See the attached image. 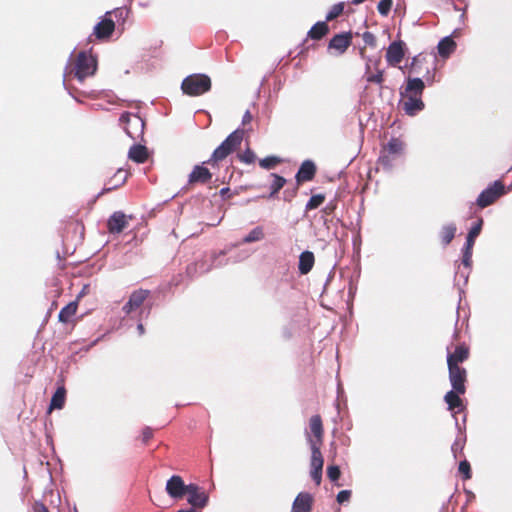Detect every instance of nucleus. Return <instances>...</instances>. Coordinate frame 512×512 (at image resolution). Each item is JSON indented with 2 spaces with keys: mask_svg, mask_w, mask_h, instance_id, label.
I'll use <instances>...</instances> for the list:
<instances>
[{
  "mask_svg": "<svg viewBox=\"0 0 512 512\" xmlns=\"http://www.w3.org/2000/svg\"><path fill=\"white\" fill-rule=\"evenodd\" d=\"M150 312V307H144L143 309H141L140 313L141 314H145V316L147 317L148 314Z\"/></svg>",
  "mask_w": 512,
  "mask_h": 512,
  "instance_id": "nucleus-56",
  "label": "nucleus"
},
{
  "mask_svg": "<svg viewBox=\"0 0 512 512\" xmlns=\"http://www.w3.org/2000/svg\"><path fill=\"white\" fill-rule=\"evenodd\" d=\"M126 226V215L123 212H114L107 221L109 233L118 234L123 231Z\"/></svg>",
  "mask_w": 512,
  "mask_h": 512,
  "instance_id": "nucleus-18",
  "label": "nucleus"
},
{
  "mask_svg": "<svg viewBox=\"0 0 512 512\" xmlns=\"http://www.w3.org/2000/svg\"><path fill=\"white\" fill-rule=\"evenodd\" d=\"M344 9V3L339 2L332 6V8L328 11L326 14V21H332L333 19L337 18Z\"/></svg>",
  "mask_w": 512,
  "mask_h": 512,
  "instance_id": "nucleus-39",
  "label": "nucleus"
},
{
  "mask_svg": "<svg viewBox=\"0 0 512 512\" xmlns=\"http://www.w3.org/2000/svg\"><path fill=\"white\" fill-rule=\"evenodd\" d=\"M283 334H284V337H285V338H290V337H291V333L289 332V330H288V329H284V330H283Z\"/></svg>",
  "mask_w": 512,
  "mask_h": 512,
  "instance_id": "nucleus-58",
  "label": "nucleus"
},
{
  "mask_svg": "<svg viewBox=\"0 0 512 512\" xmlns=\"http://www.w3.org/2000/svg\"><path fill=\"white\" fill-rule=\"evenodd\" d=\"M463 449V445L459 442V440H456L453 444H452V447H451V450L452 452L454 453V455L456 456V452L458 450H462Z\"/></svg>",
  "mask_w": 512,
  "mask_h": 512,
  "instance_id": "nucleus-52",
  "label": "nucleus"
},
{
  "mask_svg": "<svg viewBox=\"0 0 512 512\" xmlns=\"http://www.w3.org/2000/svg\"><path fill=\"white\" fill-rule=\"evenodd\" d=\"M483 220L479 219L477 223H475L471 229L469 230L466 242L462 249V264L465 268H471L472 264V250L475 243L476 237L480 234L482 228Z\"/></svg>",
  "mask_w": 512,
  "mask_h": 512,
  "instance_id": "nucleus-6",
  "label": "nucleus"
},
{
  "mask_svg": "<svg viewBox=\"0 0 512 512\" xmlns=\"http://www.w3.org/2000/svg\"><path fill=\"white\" fill-rule=\"evenodd\" d=\"M153 437V429L150 427H144L141 432V442L143 445H146L149 440Z\"/></svg>",
  "mask_w": 512,
  "mask_h": 512,
  "instance_id": "nucleus-44",
  "label": "nucleus"
},
{
  "mask_svg": "<svg viewBox=\"0 0 512 512\" xmlns=\"http://www.w3.org/2000/svg\"><path fill=\"white\" fill-rule=\"evenodd\" d=\"M229 192V188L228 187H224L220 190V194L221 196H224L226 193Z\"/></svg>",
  "mask_w": 512,
  "mask_h": 512,
  "instance_id": "nucleus-57",
  "label": "nucleus"
},
{
  "mask_svg": "<svg viewBox=\"0 0 512 512\" xmlns=\"http://www.w3.org/2000/svg\"><path fill=\"white\" fill-rule=\"evenodd\" d=\"M137 331H138V334L141 336L144 334V327H143V324L142 323H139L137 325Z\"/></svg>",
  "mask_w": 512,
  "mask_h": 512,
  "instance_id": "nucleus-55",
  "label": "nucleus"
},
{
  "mask_svg": "<svg viewBox=\"0 0 512 512\" xmlns=\"http://www.w3.org/2000/svg\"><path fill=\"white\" fill-rule=\"evenodd\" d=\"M224 255H225L224 251L219 252V254L214 253L211 256L212 262L210 265H205L204 262H199V263L189 265L187 267V273L189 275H192V274L196 273L197 271H199L200 273H206V272L210 271L213 267H221L227 263L226 260L225 261L219 260V258L223 257Z\"/></svg>",
  "mask_w": 512,
  "mask_h": 512,
  "instance_id": "nucleus-9",
  "label": "nucleus"
},
{
  "mask_svg": "<svg viewBox=\"0 0 512 512\" xmlns=\"http://www.w3.org/2000/svg\"><path fill=\"white\" fill-rule=\"evenodd\" d=\"M404 57L403 43L401 41L392 42L386 52V60L390 65L399 64Z\"/></svg>",
  "mask_w": 512,
  "mask_h": 512,
  "instance_id": "nucleus-14",
  "label": "nucleus"
},
{
  "mask_svg": "<svg viewBox=\"0 0 512 512\" xmlns=\"http://www.w3.org/2000/svg\"><path fill=\"white\" fill-rule=\"evenodd\" d=\"M456 231L457 228L454 223L446 224L441 228L440 238L444 246H447L448 244L451 243V241L455 237Z\"/></svg>",
  "mask_w": 512,
  "mask_h": 512,
  "instance_id": "nucleus-32",
  "label": "nucleus"
},
{
  "mask_svg": "<svg viewBox=\"0 0 512 512\" xmlns=\"http://www.w3.org/2000/svg\"><path fill=\"white\" fill-rule=\"evenodd\" d=\"M365 0H352L351 2L354 4V5H359L361 3H363Z\"/></svg>",
  "mask_w": 512,
  "mask_h": 512,
  "instance_id": "nucleus-60",
  "label": "nucleus"
},
{
  "mask_svg": "<svg viewBox=\"0 0 512 512\" xmlns=\"http://www.w3.org/2000/svg\"><path fill=\"white\" fill-rule=\"evenodd\" d=\"M238 157L239 160L245 164H252L256 160V155L250 148L244 150L241 154L238 155Z\"/></svg>",
  "mask_w": 512,
  "mask_h": 512,
  "instance_id": "nucleus-40",
  "label": "nucleus"
},
{
  "mask_svg": "<svg viewBox=\"0 0 512 512\" xmlns=\"http://www.w3.org/2000/svg\"><path fill=\"white\" fill-rule=\"evenodd\" d=\"M273 181L270 184L269 198H273L285 185L286 179L278 174L272 173Z\"/></svg>",
  "mask_w": 512,
  "mask_h": 512,
  "instance_id": "nucleus-34",
  "label": "nucleus"
},
{
  "mask_svg": "<svg viewBox=\"0 0 512 512\" xmlns=\"http://www.w3.org/2000/svg\"><path fill=\"white\" fill-rule=\"evenodd\" d=\"M78 309L77 300L68 303L65 307H63L58 315V320L61 323H69L72 317L76 314Z\"/></svg>",
  "mask_w": 512,
  "mask_h": 512,
  "instance_id": "nucleus-27",
  "label": "nucleus"
},
{
  "mask_svg": "<svg viewBox=\"0 0 512 512\" xmlns=\"http://www.w3.org/2000/svg\"><path fill=\"white\" fill-rule=\"evenodd\" d=\"M367 82L381 84L383 82V71L378 70L376 74L369 75Z\"/></svg>",
  "mask_w": 512,
  "mask_h": 512,
  "instance_id": "nucleus-47",
  "label": "nucleus"
},
{
  "mask_svg": "<svg viewBox=\"0 0 512 512\" xmlns=\"http://www.w3.org/2000/svg\"><path fill=\"white\" fill-rule=\"evenodd\" d=\"M244 137V130L242 129H236L232 133H230L226 139L223 141L225 146L229 149V151L232 153L234 152L241 144Z\"/></svg>",
  "mask_w": 512,
  "mask_h": 512,
  "instance_id": "nucleus-25",
  "label": "nucleus"
},
{
  "mask_svg": "<svg viewBox=\"0 0 512 512\" xmlns=\"http://www.w3.org/2000/svg\"><path fill=\"white\" fill-rule=\"evenodd\" d=\"M511 185H512V183H511ZM511 187H512V186H510V187L508 188V190H510V188H511Z\"/></svg>",
  "mask_w": 512,
  "mask_h": 512,
  "instance_id": "nucleus-63",
  "label": "nucleus"
},
{
  "mask_svg": "<svg viewBox=\"0 0 512 512\" xmlns=\"http://www.w3.org/2000/svg\"><path fill=\"white\" fill-rule=\"evenodd\" d=\"M208 500L209 496L204 490L187 496V502L192 508H204L208 504Z\"/></svg>",
  "mask_w": 512,
  "mask_h": 512,
  "instance_id": "nucleus-28",
  "label": "nucleus"
},
{
  "mask_svg": "<svg viewBox=\"0 0 512 512\" xmlns=\"http://www.w3.org/2000/svg\"><path fill=\"white\" fill-rule=\"evenodd\" d=\"M130 127H133L135 129V132H130V138L135 141H142L145 128L144 119L138 114L130 113Z\"/></svg>",
  "mask_w": 512,
  "mask_h": 512,
  "instance_id": "nucleus-20",
  "label": "nucleus"
},
{
  "mask_svg": "<svg viewBox=\"0 0 512 512\" xmlns=\"http://www.w3.org/2000/svg\"><path fill=\"white\" fill-rule=\"evenodd\" d=\"M212 178V174L209 171L208 168L202 166V165H196L191 173L189 174L188 182L190 184L194 183H202L206 184L208 183Z\"/></svg>",
  "mask_w": 512,
  "mask_h": 512,
  "instance_id": "nucleus-19",
  "label": "nucleus"
},
{
  "mask_svg": "<svg viewBox=\"0 0 512 512\" xmlns=\"http://www.w3.org/2000/svg\"><path fill=\"white\" fill-rule=\"evenodd\" d=\"M119 122L122 125L124 132L128 133V111H125L121 114Z\"/></svg>",
  "mask_w": 512,
  "mask_h": 512,
  "instance_id": "nucleus-50",
  "label": "nucleus"
},
{
  "mask_svg": "<svg viewBox=\"0 0 512 512\" xmlns=\"http://www.w3.org/2000/svg\"><path fill=\"white\" fill-rule=\"evenodd\" d=\"M391 7H392V0H381L378 5H377V9H378V12L382 15V16H387L388 13L390 12L391 10Z\"/></svg>",
  "mask_w": 512,
  "mask_h": 512,
  "instance_id": "nucleus-41",
  "label": "nucleus"
},
{
  "mask_svg": "<svg viewBox=\"0 0 512 512\" xmlns=\"http://www.w3.org/2000/svg\"><path fill=\"white\" fill-rule=\"evenodd\" d=\"M325 200L324 194L313 195L306 203V210H313L318 208Z\"/></svg>",
  "mask_w": 512,
  "mask_h": 512,
  "instance_id": "nucleus-38",
  "label": "nucleus"
},
{
  "mask_svg": "<svg viewBox=\"0 0 512 512\" xmlns=\"http://www.w3.org/2000/svg\"><path fill=\"white\" fill-rule=\"evenodd\" d=\"M364 43L368 46L374 47L376 45V38L371 32H364L362 35Z\"/></svg>",
  "mask_w": 512,
  "mask_h": 512,
  "instance_id": "nucleus-46",
  "label": "nucleus"
},
{
  "mask_svg": "<svg viewBox=\"0 0 512 512\" xmlns=\"http://www.w3.org/2000/svg\"><path fill=\"white\" fill-rule=\"evenodd\" d=\"M421 97L422 96L405 95L404 98H401L400 105L406 115L415 116L424 110L425 104Z\"/></svg>",
  "mask_w": 512,
  "mask_h": 512,
  "instance_id": "nucleus-8",
  "label": "nucleus"
},
{
  "mask_svg": "<svg viewBox=\"0 0 512 512\" xmlns=\"http://www.w3.org/2000/svg\"><path fill=\"white\" fill-rule=\"evenodd\" d=\"M341 474L340 468L337 465H330L327 467V476L330 481L335 482L339 479Z\"/></svg>",
  "mask_w": 512,
  "mask_h": 512,
  "instance_id": "nucleus-42",
  "label": "nucleus"
},
{
  "mask_svg": "<svg viewBox=\"0 0 512 512\" xmlns=\"http://www.w3.org/2000/svg\"><path fill=\"white\" fill-rule=\"evenodd\" d=\"M231 152L229 149L225 146V144L222 142L212 153L211 158L208 162L214 161H222L224 160L228 155H230Z\"/></svg>",
  "mask_w": 512,
  "mask_h": 512,
  "instance_id": "nucleus-36",
  "label": "nucleus"
},
{
  "mask_svg": "<svg viewBox=\"0 0 512 512\" xmlns=\"http://www.w3.org/2000/svg\"><path fill=\"white\" fill-rule=\"evenodd\" d=\"M468 274H469V273H466L465 275H464V274H461V276H463V277H464L465 282H467Z\"/></svg>",
  "mask_w": 512,
  "mask_h": 512,
  "instance_id": "nucleus-61",
  "label": "nucleus"
},
{
  "mask_svg": "<svg viewBox=\"0 0 512 512\" xmlns=\"http://www.w3.org/2000/svg\"><path fill=\"white\" fill-rule=\"evenodd\" d=\"M449 372V381L452 386V390H455L457 393L464 394L466 391L465 382L467 372L464 368L460 366H448Z\"/></svg>",
  "mask_w": 512,
  "mask_h": 512,
  "instance_id": "nucleus-7",
  "label": "nucleus"
},
{
  "mask_svg": "<svg viewBox=\"0 0 512 512\" xmlns=\"http://www.w3.org/2000/svg\"><path fill=\"white\" fill-rule=\"evenodd\" d=\"M150 156L147 147L141 143L130 146V160L136 163H144Z\"/></svg>",
  "mask_w": 512,
  "mask_h": 512,
  "instance_id": "nucleus-22",
  "label": "nucleus"
},
{
  "mask_svg": "<svg viewBox=\"0 0 512 512\" xmlns=\"http://www.w3.org/2000/svg\"><path fill=\"white\" fill-rule=\"evenodd\" d=\"M312 504V495L308 492H301L296 496L292 504V512H310Z\"/></svg>",
  "mask_w": 512,
  "mask_h": 512,
  "instance_id": "nucleus-16",
  "label": "nucleus"
},
{
  "mask_svg": "<svg viewBox=\"0 0 512 512\" xmlns=\"http://www.w3.org/2000/svg\"><path fill=\"white\" fill-rule=\"evenodd\" d=\"M184 490H185V495L189 496V495L195 494L203 489L201 487H199L197 484L190 483V484L186 485V488Z\"/></svg>",
  "mask_w": 512,
  "mask_h": 512,
  "instance_id": "nucleus-49",
  "label": "nucleus"
},
{
  "mask_svg": "<svg viewBox=\"0 0 512 512\" xmlns=\"http://www.w3.org/2000/svg\"><path fill=\"white\" fill-rule=\"evenodd\" d=\"M310 426V435L313 434L315 438V442H318L319 445L322 444V438H323V425H322V419L319 415H313L310 418L309 422Z\"/></svg>",
  "mask_w": 512,
  "mask_h": 512,
  "instance_id": "nucleus-24",
  "label": "nucleus"
},
{
  "mask_svg": "<svg viewBox=\"0 0 512 512\" xmlns=\"http://www.w3.org/2000/svg\"><path fill=\"white\" fill-rule=\"evenodd\" d=\"M177 512H195L194 508H189V509H181V510H178Z\"/></svg>",
  "mask_w": 512,
  "mask_h": 512,
  "instance_id": "nucleus-59",
  "label": "nucleus"
},
{
  "mask_svg": "<svg viewBox=\"0 0 512 512\" xmlns=\"http://www.w3.org/2000/svg\"><path fill=\"white\" fill-rule=\"evenodd\" d=\"M281 162V159L277 156H267L259 161V165L263 169H272Z\"/></svg>",
  "mask_w": 512,
  "mask_h": 512,
  "instance_id": "nucleus-37",
  "label": "nucleus"
},
{
  "mask_svg": "<svg viewBox=\"0 0 512 512\" xmlns=\"http://www.w3.org/2000/svg\"><path fill=\"white\" fill-rule=\"evenodd\" d=\"M352 39L351 32H344L340 34H336L329 42L328 48L335 49L339 53H344L346 49L350 46Z\"/></svg>",
  "mask_w": 512,
  "mask_h": 512,
  "instance_id": "nucleus-15",
  "label": "nucleus"
},
{
  "mask_svg": "<svg viewBox=\"0 0 512 512\" xmlns=\"http://www.w3.org/2000/svg\"><path fill=\"white\" fill-rule=\"evenodd\" d=\"M66 400V389L64 386H60L57 388L55 393L53 394L50 402V410L53 409H62Z\"/></svg>",
  "mask_w": 512,
  "mask_h": 512,
  "instance_id": "nucleus-29",
  "label": "nucleus"
},
{
  "mask_svg": "<svg viewBox=\"0 0 512 512\" xmlns=\"http://www.w3.org/2000/svg\"><path fill=\"white\" fill-rule=\"evenodd\" d=\"M149 294L150 291L145 289H137L130 294V314L144 303Z\"/></svg>",
  "mask_w": 512,
  "mask_h": 512,
  "instance_id": "nucleus-26",
  "label": "nucleus"
},
{
  "mask_svg": "<svg viewBox=\"0 0 512 512\" xmlns=\"http://www.w3.org/2000/svg\"><path fill=\"white\" fill-rule=\"evenodd\" d=\"M425 89V83L421 78H407V84L404 89L400 90L401 98L405 95L422 96Z\"/></svg>",
  "mask_w": 512,
  "mask_h": 512,
  "instance_id": "nucleus-11",
  "label": "nucleus"
},
{
  "mask_svg": "<svg viewBox=\"0 0 512 512\" xmlns=\"http://www.w3.org/2000/svg\"><path fill=\"white\" fill-rule=\"evenodd\" d=\"M87 288H88V286L83 287L82 291L78 294V296L76 298L77 302L79 301L80 298H82L85 295Z\"/></svg>",
  "mask_w": 512,
  "mask_h": 512,
  "instance_id": "nucleus-54",
  "label": "nucleus"
},
{
  "mask_svg": "<svg viewBox=\"0 0 512 512\" xmlns=\"http://www.w3.org/2000/svg\"><path fill=\"white\" fill-rule=\"evenodd\" d=\"M264 237H265V234H264L263 228L261 226H256L248 233V235H246L243 238L242 242L243 243L257 242V241H261L262 239H264Z\"/></svg>",
  "mask_w": 512,
  "mask_h": 512,
  "instance_id": "nucleus-35",
  "label": "nucleus"
},
{
  "mask_svg": "<svg viewBox=\"0 0 512 512\" xmlns=\"http://www.w3.org/2000/svg\"><path fill=\"white\" fill-rule=\"evenodd\" d=\"M460 394L461 393H457L455 390H450L445 394L444 400L447 403L448 409L450 411H454L456 408L458 411L462 410L463 405L462 400L459 397Z\"/></svg>",
  "mask_w": 512,
  "mask_h": 512,
  "instance_id": "nucleus-31",
  "label": "nucleus"
},
{
  "mask_svg": "<svg viewBox=\"0 0 512 512\" xmlns=\"http://www.w3.org/2000/svg\"><path fill=\"white\" fill-rule=\"evenodd\" d=\"M314 262H315V257H314L313 252L308 251V250L303 251L299 256V262H298L299 273L301 275L308 274L312 270V268L314 266Z\"/></svg>",
  "mask_w": 512,
  "mask_h": 512,
  "instance_id": "nucleus-21",
  "label": "nucleus"
},
{
  "mask_svg": "<svg viewBox=\"0 0 512 512\" xmlns=\"http://www.w3.org/2000/svg\"><path fill=\"white\" fill-rule=\"evenodd\" d=\"M455 425H456L457 429H459V430L461 429L460 426H459L457 418H455Z\"/></svg>",
  "mask_w": 512,
  "mask_h": 512,
  "instance_id": "nucleus-62",
  "label": "nucleus"
},
{
  "mask_svg": "<svg viewBox=\"0 0 512 512\" xmlns=\"http://www.w3.org/2000/svg\"><path fill=\"white\" fill-rule=\"evenodd\" d=\"M459 472L463 474L464 479L471 478V467L470 463L467 460H463L459 463Z\"/></svg>",
  "mask_w": 512,
  "mask_h": 512,
  "instance_id": "nucleus-43",
  "label": "nucleus"
},
{
  "mask_svg": "<svg viewBox=\"0 0 512 512\" xmlns=\"http://www.w3.org/2000/svg\"><path fill=\"white\" fill-rule=\"evenodd\" d=\"M350 496H351L350 490H341L337 494V502L340 504H343L344 502H346L350 499Z\"/></svg>",
  "mask_w": 512,
  "mask_h": 512,
  "instance_id": "nucleus-48",
  "label": "nucleus"
},
{
  "mask_svg": "<svg viewBox=\"0 0 512 512\" xmlns=\"http://www.w3.org/2000/svg\"><path fill=\"white\" fill-rule=\"evenodd\" d=\"M123 14H125V17L128 16L127 8H118L112 12H107L105 17L95 25L93 33L89 37V41L91 42L92 36L101 41L109 39L115 30V23L110 16L114 15L118 17V15L122 16Z\"/></svg>",
  "mask_w": 512,
  "mask_h": 512,
  "instance_id": "nucleus-4",
  "label": "nucleus"
},
{
  "mask_svg": "<svg viewBox=\"0 0 512 512\" xmlns=\"http://www.w3.org/2000/svg\"><path fill=\"white\" fill-rule=\"evenodd\" d=\"M251 120H252V115H251L250 111L247 110L242 117V124L245 125V124L249 123Z\"/></svg>",
  "mask_w": 512,
  "mask_h": 512,
  "instance_id": "nucleus-53",
  "label": "nucleus"
},
{
  "mask_svg": "<svg viewBox=\"0 0 512 512\" xmlns=\"http://www.w3.org/2000/svg\"><path fill=\"white\" fill-rule=\"evenodd\" d=\"M316 174V165L312 160H305L300 165L295 179L298 183L311 181Z\"/></svg>",
  "mask_w": 512,
  "mask_h": 512,
  "instance_id": "nucleus-13",
  "label": "nucleus"
},
{
  "mask_svg": "<svg viewBox=\"0 0 512 512\" xmlns=\"http://www.w3.org/2000/svg\"><path fill=\"white\" fill-rule=\"evenodd\" d=\"M128 179V171L118 170V172L114 175V177L108 182L105 191H110L112 189L117 188L120 185H123Z\"/></svg>",
  "mask_w": 512,
  "mask_h": 512,
  "instance_id": "nucleus-33",
  "label": "nucleus"
},
{
  "mask_svg": "<svg viewBox=\"0 0 512 512\" xmlns=\"http://www.w3.org/2000/svg\"><path fill=\"white\" fill-rule=\"evenodd\" d=\"M437 49L440 57L446 59L455 51L456 43L451 36H446L439 41Z\"/></svg>",
  "mask_w": 512,
  "mask_h": 512,
  "instance_id": "nucleus-23",
  "label": "nucleus"
},
{
  "mask_svg": "<svg viewBox=\"0 0 512 512\" xmlns=\"http://www.w3.org/2000/svg\"><path fill=\"white\" fill-rule=\"evenodd\" d=\"M211 79L206 74H191L185 77L181 84L184 94L200 96L211 90Z\"/></svg>",
  "mask_w": 512,
  "mask_h": 512,
  "instance_id": "nucleus-3",
  "label": "nucleus"
},
{
  "mask_svg": "<svg viewBox=\"0 0 512 512\" xmlns=\"http://www.w3.org/2000/svg\"><path fill=\"white\" fill-rule=\"evenodd\" d=\"M33 512H49L48 508L41 502H35Z\"/></svg>",
  "mask_w": 512,
  "mask_h": 512,
  "instance_id": "nucleus-51",
  "label": "nucleus"
},
{
  "mask_svg": "<svg viewBox=\"0 0 512 512\" xmlns=\"http://www.w3.org/2000/svg\"><path fill=\"white\" fill-rule=\"evenodd\" d=\"M306 440L311 449V468L323 469L324 459L320 450V446L318 442L313 440L312 436L306 432Z\"/></svg>",
  "mask_w": 512,
  "mask_h": 512,
  "instance_id": "nucleus-12",
  "label": "nucleus"
},
{
  "mask_svg": "<svg viewBox=\"0 0 512 512\" xmlns=\"http://www.w3.org/2000/svg\"><path fill=\"white\" fill-rule=\"evenodd\" d=\"M404 148L405 144L401 139L392 137L380 151L378 166L386 172L392 171L396 162L403 156Z\"/></svg>",
  "mask_w": 512,
  "mask_h": 512,
  "instance_id": "nucleus-2",
  "label": "nucleus"
},
{
  "mask_svg": "<svg viewBox=\"0 0 512 512\" xmlns=\"http://www.w3.org/2000/svg\"><path fill=\"white\" fill-rule=\"evenodd\" d=\"M506 193L505 186L502 181L496 180L486 187L477 197L476 204L480 208H486L493 204L498 198Z\"/></svg>",
  "mask_w": 512,
  "mask_h": 512,
  "instance_id": "nucleus-5",
  "label": "nucleus"
},
{
  "mask_svg": "<svg viewBox=\"0 0 512 512\" xmlns=\"http://www.w3.org/2000/svg\"><path fill=\"white\" fill-rule=\"evenodd\" d=\"M469 357V349L465 344L456 346L453 353H447V366H459V363L464 362Z\"/></svg>",
  "mask_w": 512,
  "mask_h": 512,
  "instance_id": "nucleus-17",
  "label": "nucleus"
},
{
  "mask_svg": "<svg viewBox=\"0 0 512 512\" xmlns=\"http://www.w3.org/2000/svg\"><path fill=\"white\" fill-rule=\"evenodd\" d=\"M329 31V27L326 21H318L314 24L311 29L308 31V36L313 40H320L324 37Z\"/></svg>",
  "mask_w": 512,
  "mask_h": 512,
  "instance_id": "nucleus-30",
  "label": "nucleus"
},
{
  "mask_svg": "<svg viewBox=\"0 0 512 512\" xmlns=\"http://www.w3.org/2000/svg\"><path fill=\"white\" fill-rule=\"evenodd\" d=\"M322 472H323V469H318V468H311V470H310V476L316 485H320V483H321Z\"/></svg>",
  "mask_w": 512,
  "mask_h": 512,
  "instance_id": "nucleus-45",
  "label": "nucleus"
},
{
  "mask_svg": "<svg viewBox=\"0 0 512 512\" xmlns=\"http://www.w3.org/2000/svg\"><path fill=\"white\" fill-rule=\"evenodd\" d=\"M185 488L186 484L183 479L178 475H173L167 480L165 490L171 498L181 499L185 495Z\"/></svg>",
  "mask_w": 512,
  "mask_h": 512,
  "instance_id": "nucleus-10",
  "label": "nucleus"
},
{
  "mask_svg": "<svg viewBox=\"0 0 512 512\" xmlns=\"http://www.w3.org/2000/svg\"><path fill=\"white\" fill-rule=\"evenodd\" d=\"M96 70V57L86 51H80L67 64L64 71V82L72 76L79 82H83L87 77L93 76Z\"/></svg>",
  "mask_w": 512,
  "mask_h": 512,
  "instance_id": "nucleus-1",
  "label": "nucleus"
}]
</instances>
